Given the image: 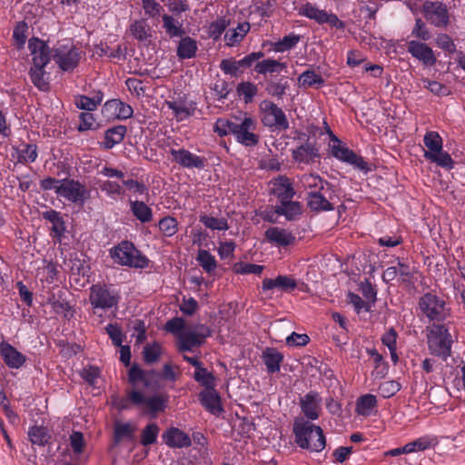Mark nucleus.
Returning a JSON list of instances; mask_svg holds the SVG:
<instances>
[{
	"mask_svg": "<svg viewBox=\"0 0 465 465\" xmlns=\"http://www.w3.org/2000/svg\"><path fill=\"white\" fill-rule=\"evenodd\" d=\"M130 209L133 215L142 223H147L153 220L152 209L143 201H130Z\"/></svg>",
	"mask_w": 465,
	"mask_h": 465,
	"instance_id": "nucleus-30",
	"label": "nucleus"
},
{
	"mask_svg": "<svg viewBox=\"0 0 465 465\" xmlns=\"http://www.w3.org/2000/svg\"><path fill=\"white\" fill-rule=\"evenodd\" d=\"M300 14L310 19L315 20L319 24H324V20L327 19V13L324 10H320L310 3H307L301 7Z\"/></svg>",
	"mask_w": 465,
	"mask_h": 465,
	"instance_id": "nucleus-41",
	"label": "nucleus"
},
{
	"mask_svg": "<svg viewBox=\"0 0 465 465\" xmlns=\"http://www.w3.org/2000/svg\"><path fill=\"white\" fill-rule=\"evenodd\" d=\"M163 28L170 37H182L184 34L183 25L169 15H163Z\"/></svg>",
	"mask_w": 465,
	"mask_h": 465,
	"instance_id": "nucleus-37",
	"label": "nucleus"
},
{
	"mask_svg": "<svg viewBox=\"0 0 465 465\" xmlns=\"http://www.w3.org/2000/svg\"><path fill=\"white\" fill-rule=\"evenodd\" d=\"M234 121L219 118L213 127V131L221 137L232 134V129Z\"/></svg>",
	"mask_w": 465,
	"mask_h": 465,
	"instance_id": "nucleus-57",
	"label": "nucleus"
},
{
	"mask_svg": "<svg viewBox=\"0 0 465 465\" xmlns=\"http://www.w3.org/2000/svg\"><path fill=\"white\" fill-rule=\"evenodd\" d=\"M199 221L207 228L217 231H226L229 226L224 218H215L209 215H200Z\"/></svg>",
	"mask_w": 465,
	"mask_h": 465,
	"instance_id": "nucleus-45",
	"label": "nucleus"
},
{
	"mask_svg": "<svg viewBox=\"0 0 465 465\" xmlns=\"http://www.w3.org/2000/svg\"><path fill=\"white\" fill-rule=\"evenodd\" d=\"M377 400L372 394H365L361 396L356 402V412L359 415H369L371 409L376 407Z\"/></svg>",
	"mask_w": 465,
	"mask_h": 465,
	"instance_id": "nucleus-38",
	"label": "nucleus"
},
{
	"mask_svg": "<svg viewBox=\"0 0 465 465\" xmlns=\"http://www.w3.org/2000/svg\"><path fill=\"white\" fill-rule=\"evenodd\" d=\"M89 301L93 308L107 310L117 305L119 296L105 284H94L90 289Z\"/></svg>",
	"mask_w": 465,
	"mask_h": 465,
	"instance_id": "nucleus-8",
	"label": "nucleus"
},
{
	"mask_svg": "<svg viewBox=\"0 0 465 465\" xmlns=\"http://www.w3.org/2000/svg\"><path fill=\"white\" fill-rule=\"evenodd\" d=\"M88 191L85 186L74 179H63L56 188V194L72 203H84Z\"/></svg>",
	"mask_w": 465,
	"mask_h": 465,
	"instance_id": "nucleus-11",
	"label": "nucleus"
},
{
	"mask_svg": "<svg viewBox=\"0 0 465 465\" xmlns=\"http://www.w3.org/2000/svg\"><path fill=\"white\" fill-rule=\"evenodd\" d=\"M135 430V427L131 423L116 422L114 430V444L120 443L124 439L133 440Z\"/></svg>",
	"mask_w": 465,
	"mask_h": 465,
	"instance_id": "nucleus-35",
	"label": "nucleus"
},
{
	"mask_svg": "<svg viewBox=\"0 0 465 465\" xmlns=\"http://www.w3.org/2000/svg\"><path fill=\"white\" fill-rule=\"evenodd\" d=\"M162 439L163 443L172 449H183L192 445L191 437L176 427L167 429L162 434Z\"/></svg>",
	"mask_w": 465,
	"mask_h": 465,
	"instance_id": "nucleus-16",
	"label": "nucleus"
},
{
	"mask_svg": "<svg viewBox=\"0 0 465 465\" xmlns=\"http://www.w3.org/2000/svg\"><path fill=\"white\" fill-rule=\"evenodd\" d=\"M411 35L422 41H427L430 38V34L421 18H416Z\"/></svg>",
	"mask_w": 465,
	"mask_h": 465,
	"instance_id": "nucleus-62",
	"label": "nucleus"
},
{
	"mask_svg": "<svg viewBox=\"0 0 465 465\" xmlns=\"http://www.w3.org/2000/svg\"><path fill=\"white\" fill-rule=\"evenodd\" d=\"M275 213L278 215L285 216L288 221H292L302 213V204L299 202L289 200L275 206Z\"/></svg>",
	"mask_w": 465,
	"mask_h": 465,
	"instance_id": "nucleus-31",
	"label": "nucleus"
},
{
	"mask_svg": "<svg viewBox=\"0 0 465 465\" xmlns=\"http://www.w3.org/2000/svg\"><path fill=\"white\" fill-rule=\"evenodd\" d=\"M272 184V193L277 197L281 203L292 200L295 195L292 183L284 175H280L274 179Z\"/></svg>",
	"mask_w": 465,
	"mask_h": 465,
	"instance_id": "nucleus-17",
	"label": "nucleus"
},
{
	"mask_svg": "<svg viewBox=\"0 0 465 465\" xmlns=\"http://www.w3.org/2000/svg\"><path fill=\"white\" fill-rule=\"evenodd\" d=\"M51 56L63 71H72L79 64L81 52L76 47H72L67 51L54 49L50 50Z\"/></svg>",
	"mask_w": 465,
	"mask_h": 465,
	"instance_id": "nucleus-13",
	"label": "nucleus"
},
{
	"mask_svg": "<svg viewBox=\"0 0 465 465\" xmlns=\"http://www.w3.org/2000/svg\"><path fill=\"white\" fill-rule=\"evenodd\" d=\"M262 360L269 373L280 371L283 355L274 348H266L262 352Z\"/></svg>",
	"mask_w": 465,
	"mask_h": 465,
	"instance_id": "nucleus-27",
	"label": "nucleus"
},
{
	"mask_svg": "<svg viewBox=\"0 0 465 465\" xmlns=\"http://www.w3.org/2000/svg\"><path fill=\"white\" fill-rule=\"evenodd\" d=\"M422 13L425 19L436 27L446 28L450 24L448 7L440 1H425Z\"/></svg>",
	"mask_w": 465,
	"mask_h": 465,
	"instance_id": "nucleus-9",
	"label": "nucleus"
},
{
	"mask_svg": "<svg viewBox=\"0 0 465 465\" xmlns=\"http://www.w3.org/2000/svg\"><path fill=\"white\" fill-rule=\"evenodd\" d=\"M289 87L288 82L280 79L279 81H269L266 84L265 91L271 95L281 99Z\"/></svg>",
	"mask_w": 465,
	"mask_h": 465,
	"instance_id": "nucleus-47",
	"label": "nucleus"
},
{
	"mask_svg": "<svg viewBox=\"0 0 465 465\" xmlns=\"http://www.w3.org/2000/svg\"><path fill=\"white\" fill-rule=\"evenodd\" d=\"M428 347L431 354L446 360L450 356L451 336L442 324H434L428 333Z\"/></svg>",
	"mask_w": 465,
	"mask_h": 465,
	"instance_id": "nucleus-4",
	"label": "nucleus"
},
{
	"mask_svg": "<svg viewBox=\"0 0 465 465\" xmlns=\"http://www.w3.org/2000/svg\"><path fill=\"white\" fill-rule=\"evenodd\" d=\"M301 183L305 189L310 192H320L327 189V192L332 191L334 185L323 180L320 175L315 173H305L301 177Z\"/></svg>",
	"mask_w": 465,
	"mask_h": 465,
	"instance_id": "nucleus-24",
	"label": "nucleus"
},
{
	"mask_svg": "<svg viewBox=\"0 0 465 465\" xmlns=\"http://www.w3.org/2000/svg\"><path fill=\"white\" fill-rule=\"evenodd\" d=\"M111 257L120 265L145 268L149 260L138 251L133 242L123 241L110 251Z\"/></svg>",
	"mask_w": 465,
	"mask_h": 465,
	"instance_id": "nucleus-3",
	"label": "nucleus"
},
{
	"mask_svg": "<svg viewBox=\"0 0 465 465\" xmlns=\"http://www.w3.org/2000/svg\"><path fill=\"white\" fill-rule=\"evenodd\" d=\"M302 135L306 137L305 143L293 149L292 156L297 163L311 164L320 159L319 147L316 143L311 142L305 134Z\"/></svg>",
	"mask_w": 465,
	"mask_h": 465,
	"instance_id": "nucleus-12",
	"label": "nucleus"
},
{
	"mask_svg": "<svg viewBox=\"0 0 465 465\" xmlns=\"http://www.w3.org/2000/svg\"><path fill=\"white\" fill-rule=\"evenodd\" d=\"M160 428L154 423L147 424L142 430L140 443L143 446H150L156 442Z\"/></svg>",
	"mask_w": 465,
	"mask_h": 465,
	"instance_id": "nucleus-39",
	"label": "nucleus"
},
{
	"mask_svg": "<svg viewBox=\"0 0 465 465\" xmlns=\"http://www.w3.org/2000/svg\"><path fill=\"white\" fill-rule=\"evenodd\" d=\"M131 35L138 41L144 42L151 37V27L145 20H136L129 27Z\"/></svg>",
	"mask_w": 465,
	"mask_h": 465,
	"instance_id": "nucleus-34",
	"label": "nucleus"
},
{
	"mask_svg": "<svg viewBox=\"0 0 465 465\" xmlns=\"http://www.w3.org/2000/svg\"><path fill=\"white\" fill-rule=\"evenodd\" d=\"M162 352L159 343L146 344L143 350V359L145 363L152 364L158 361Z\"/></svg>",
	"mask_w": 465,
	"mask_h": 465,
	"instance_id": "nucleus-48",
	"label": "nucleus"
},
{
	"mask_svg": "<svg viewBox=\"0 0 465 465\" xmlns=\"http://www.w3.org/2000/svg\"><path fill=\"white\" fill-rule=\"evenodd\" d=\"M105 330L113 344L117 347L121 346L124 338L121 328L117 324L110 323L106 326Z\"/></svg>",
	"mask_w": 465,
	"mask_h": 465,
	"instance_id": "nucleus-63",
	"label": "nucleus"
},
{
	"mask_svg": "<svg viewBox=\"0 0 465 465\" xmlns=\"http://www.w3.org/2000/svg\"><path fill=\"white\" fill-rule=\"evenodd\" d=\"M419 306L423 314L431 321H443L448 315L445 302L430 292L420 297Z\"/></svg>",
	"mask_w": 465,
	"mask_h": 465,
	"instance_id": "nucleus-7",
	"label": "nucleus"
},
{
	"mask_svg": "<svg viewBox=\"0 0 465 465\" xmlns=\"http://www.w3.org/2000/svg\"><path fill=\"white\" fill-rule=\"evenodd\" d=\"M422 82L425 88L429 89L432 94L438 96H446L450 94L448 87L437 81L422 79Z\"/></svg>",
	"mask_w": 465,
	"mask_h": 465,
	"instance_id": "nucleus-59",
	"label": "nucleus"
},
{
	"mask_svg": "<svg viewBox=\"0 0 465 465\" xmlns=\"http://www.w3.org/2000/svg\"><path fill=\"white\" fill-rule=\"evenodd\" d=\"M321 398L316 391H310L300 400L301 409L309 420H317L321 409Z\"/></svg>",
	"mask_w": 465,
	"mask_h": 465,
	"instance_id": "nucleus-19",
	"label": "nucleus"
},
{
	"mask_svg": "<svg viewBox=\"0 0 465 465\" xmlns=\"http://www.w3.org/2000/svg\"><path fill=\"white\" fill-rule=\"evenodd\" d=\"M300 41V36L294 34L285 35L281 41L275 44V51L284 52L293 48Z\"/></svg>",
	"mask_w": 465,
	"mask_h": 465,
	"instance_id": "nucleus-54",
	"label": "nucleus"
},
{
	"mask_svg": "<svg viewBox=\"0 0 465 465\" xmlns=\"http://www.w3.org/2000/svg\"><path fill=\"white\" fill-rule=\"evenodd\" d=\"M127 129L124 125H116L109 128L104 133L103 146L104 149H112L114 145L123 142Z\"/></svg>",
	"mask_w": 465,
	"mask_h": 465,
	"instance_id": "nucleus-26",
	"label": "nucleus"
},
{
	"mask_svg": "<svg viewBox=\"0 0 465 465\" xmlns=\"http://www.w3.org/2000/svg\"><path fill=\"white\" fill-rule=\"evenodd\" d=\"M220 68L224 74L237 76L239 73H242V66L238 64V61L233 59H223L220 64Z\"/></svg>",
	"mask_w": 465,
	"mask_h": 465,
	"instance_id": "nucleus-60",
	"label": "nucleus"
},
{
	"mask_svg": "<svg viewBox=\"0 0 465 465\" xmlns=\"http://www.w3.org/2000/svg\"><path fill=\"white\" fill-rule=\"evenodd\" d=\"M332 155L345 163H349L352 158L355 157V153L348 147L341 145H333L331 148Z\"/></svg>",
	"mask_w": 465,
	"mask_h": 465,
	"instance_id": "nucleus-58",
	"label": "nucleus"
},
{
	"mask_svg": "<svg viewBox=\"0 0 465 465\" xmlns=\"http://www.w3.org/2000/svg\"><path fill=\"white\" fill-rule=\"evenodd\" d=\"M178 223L175 218L165 216L159 221L160 231L168 237L174 235L178 230Z\"/></svg>",
	"mask_w": 465,
	"mask_h": 465,
	"instance_id": "nucleus-49",
	"label": "nucleus"
},
{
	"mask_svg": "<svg viewBox=\"0 0 465 465\" xmlns=\"http://www.w3.org/2000/svg\"><path fill=\"white\" fill-rule=\"evenodd\" d=\"M204 341L195 331H186L179 336L178 351H189L194 347H200Z\"/></svg>",
	"mask_w": 465,
	"mask_h": 465,
	"instance_id": "nucleus-29",
	"label": "nucleus"
},
{
	"mask_svg": "<svg viewBox=\"0 0 465 465\" xmlns=\"http://www.w3.org/2000/svg\"><path fill=\"white\" fill-rule=\"evenodd\" d=\"M296 287V281L287 275H279L275 279L265 278L262 281V289L264 291L277 288L282 292H291Z\"/></svg>",
	"mask_w": 465,
	"mask_h": 465,
	"instance_id": "nucleus-23",
	"label": "nucleus"
},
{
	"mask_svg": "<svg viewBox=\"0 0 465 465\" xmlns=\"http://www.w3.org/2000/svg\"><path fill=\"white\" fill-rule=\"evenodd\" d=\"M197 43L190 36L182 37L177 46V56L180 59H190L195 56Z\"/></svg>",
	"mask_w": 465,
	"mask_h": 465,
	"instance_id": "nucleus-32",
	"label": "nucleus"
},
{
	"mask_svg": "<svg viewBox=\"0 0 465 465\" xmlns=\"http://www.w3.org/2000/svg\"><path fill=\"white\" fill-rule=\"evenodd\" d=\"M194 380L203 386L205 389H212L215 387V377L208 371L206 368L203 367V364L196 369L193 374Z\"/></svg>",
	"mask_w": 465,
	"mask_h": 465,
	"instance_id": "nucleus-40",
	"label": "nucleus"
},
{
	"mask_svg": "<svg viewBox=\"0 0 465 465\" xmlns=\"http://www.w3.org/2000/svg\"><path fill=\"white\" fill-rule=\"evenodd\" d=\"M0 355L4 362L12 369H19L26 361L24 354L6 341L0 342Z\"/></svg>",
	"mask_w": 465,
	"mask_h": 465,
	"instance_id": "nucleus-18",
	"label": "nucleus"
},
{
	"mask_svg": "<svg viewBox=\"0 0 465 465\" xmlns=\"http://www.w3.org/2000/svg\"><path fill=\"white\" fill-rule=\"evenodd\" d=\"M27 25L25 22H18L14 28L13 32V38L15 41L16 46L18 48H22L26 41V31H27Z\"/></svg>",
	"mask_w": 465,
	"mask_h": 465,
	"instance_id": "nucleus-55",
	"label": "nucleus"
},
{
	"mask_svg": "<svg viewBox=\"0 0 465 465\" xmlns=\"http://www.w3.org/2000/svg\"><path fill=\"white\" fill-rule=\"evenodd\" d=\"M167 398L163 395H154L146 398L145 405L151 412L156 413L163 411L165 409Z\"/></svg>",
	"mask_w": 465,
	"mask_h": 465,
	"instance_id": "nucleus-53",
	"label": "nucleus"
},
{
	"mask_svg": "<svg viewBox=\"0 0 465 465\" xmlns=\"http://www.w3.org/2000/svg\"><path fill=\"white\" fill-rule=\"evenodd\" d=\"M255 129V123L251 117H244L242 120H234L232 134L236 141L245 146H254L259 142V136L252 131Z\"/></svg>",
	"mask_w": 465,
	"mask_h": 465,
	"instance_id": "nucleus-10",
	"label": "nucleus"
},
{
	"mask_svg": "<svg viewBox=\"0 0 465 465\" xmlns=\"http://www.w3.org/2000/svg\"><path fill=\"white\" fill-rule=\"evenodd\" d=\"M424 157L431 163H435L437 165L446 169H452L454 165L450 155L447 152L442 151V149L433 154L431 153H424Z\"/></svg>",
	"mask_w": 465,
	"mask_h": 465,
	"instance_id": "nucleus-36",
	"label": "nucleus"
},
{
	"mask_svg": "<svg viewBox=\"0 0 465 465\" xmlns=\"http://www.w3.org/2000/svg\"><path fill=\"white\" fill-rule=\"evenodd\" d=\"M28 436L33 444L44 446L48 442L49 435L46 429L42 426H34L28 431Z\"/></svg>",
	"mask_w": 465,
	"mask_h": 465,
	"instance_id": "nucleus-46",
	"label": "nucleus"
},
{
	"mask_svg": "<svg viewBox=\"0 0 465 465\" xmlns=\"http://www.w3.org/2000/svg\"><path fill=\"white\" fill-rule=\"evenodd\" d=\"M262 111V124L272 129L278 131H285L289 128V121L282 111L277 104L271 101H263L261 104Z\"/></svg>",
	"mask_w": 465,
	"mask_h": 465,
	"instance_id": "nucleus-5",
	"label": "nucleus"
},
{
	"mask_svg": "<svg viewBox=\"0 0 465 465\" xmlns=\"http://www.w3.org/2000/svg\"><path fill=\"white\" fill-rule=\"evenodd\" d=\"M425 146L428 148L424 153H439L442 149V139L437 132H428L423 139Z\"/></svg>",
	"mask_w": 465,
	"mask_h": 465,
	"instance_id": "nucleus-44",
	"label": "nucleus"
},
{
	"mask_svg": "<svg viewBox=\"0 0 465 465\" xmlns=\"http://www.w3.org/2000/svg\"><path fill=\"white\" fill-rule=\"evenodd\" d=\"M335 186L332 191L327 192V189L320 192H309L307 193V207L312 213L331 212L335 209Z\"/></svg>",
	"mask_w": 465,
	"mask_h": 465,
	"instance_id": "nucleus-6",
	"label": "nucleus"
},
{
	"mask_svg": "<svg viewBox=\"0 0 465 465\" xmlns=\"http://www.w3.org/2000/svg\"><path fill=\"white\" fill-rule=\"evenodd\" d=\"M407 51L424 66H433L437 62L433 50L423 42L409 41Z\"/></svg>",
	"mask_w": 465,
	"mask_h": 465,
	"instance_id": "nucleus-14",
	"label": "nucleus"
},
{
	"mask_svg": "<svg viewBox=\"0 0 465 465\" xmlns=\"http://www.w3.org/2000/svg\"><path fill=\"white\" fill-rule=\"evenodd\" d=\"M170 154L173 156V161L184 168H197L203 169L205 167L206 160L203 157L193 154L185 149H171Z\"/></svg>",
	"mask_w": 465,
	"mask_h": 465,
	"instance_id": "nucleus-15",
	"label": "nucleus"
},
{
	"mask_svg": "<svg viewBox=\"0 0 465 465\" xmlns=\"http://www.w3.org/2000/svg\"><path fill=\"white\" fill-rule=\"evenodd\" d=\"M401 390V384L396 381H386L380 384L378 388L379 394L388 399L394 396Z\"/></svg>",
	"mask_w": 465,
	"mask_h": 465,
	"instance_id": "nucleus-52",
	"label": "nucleus"
},
{
	"mask_svg": "<svg viewBox=\"0 0 465 465\" xmlns=\"http://www.w3.org/2000/svg\"><path fill=\"white\" fill-rule=\"evenodd\" d=\"M437 45L442 50L453 54L456 52V45L447 34H439L436 37Z\"/></svg>",
	"mask_w": 465,
	"mask_h": 465,
	"instance_id": "nucleus-61",
	"label": "nucleus"
},
{
	"mask_svg": "<svg viewBox=\"0 0 465 465\" xmlns=\"http://www.w3.org/2000/svg\"><path fill=\"white\" fill-rule=\"evenodd\" d=\"M287 68L286 63H281L275 59L267 58L259 61L254 65V71L260 74H280L282 70Z\"/></svg>",
	"mask_w": 465,
	"mask_h": 465,
	"instance_id": "nucleus-28",
	"label": "nucleus"
},
{
	"mask_svg": "<svg viewBox=\"0 0 465 465\" xmlns=\"http://www.w3.org/2000/svg\"><path fill=\"white\" fill-rule=\"evenodd\" d=\"M298 84L300 87L319 88L324 84V79L312 70L304 71L298 78Z\"/></svg>",
	"mask_w": 465,
	"mask_h": 465,
	"instance_id": "nucleus-33",
	"label": "nucleus"
},
{
	"mask_svg": "<svg viewBox=\"0 0 465 465\" xmlns=\"http://www.w3.org/2000/svg\"><path fill=\"white\" fill-rule=\"evenodd\" d=\"M103 113L110 114L118 119H128L133 115L134 110L131 105L118 99H113L104 104Z\"/></svg>",
	"mask_w": 465,
	"mask_h": 465,
	"instance_id": "nucleus-22",
	"label": "nucleus"
},
{
	"mask_svg": "<svg viewBox=\"0 0 465 465\" xmlns=\"http://www.w3.org/2000/svg\"><path fill=\"white\" fill-rule=\"evenodd\" d=\"M265 238L278 246L286 247L295 242V236L289 231L280 227H270L265 231Z\"/></svg>",
	"mask_w": 465,
	"mask_h": 465,
	"instance_id": "nucleus-20",
	"label": "nucleus"
},
{
	"mask_svg": "<svg viewBox=\"0 0 465 465\" xmlns=\"http://www.w3.org/2000/svg\"><path fill=\"white\" fill-rule=\"evenodd\" d=\"M292 431L295 443L302 449L311 452H321L326 446V438L322 429L310 420H305L302 418L296 419L293 422Z\"/></svg>",
	"mask_w": 465,
	"mask_h": 465,
	"instance_id": "nucleus-2",
	"label": "nucleus"
},
{
	"mask_svg": "<svg viewBox=\"0 0 465 465\" xmlns=\"http://www.w3.org/2000/svg\"><path fill=\"white\" fill-rule=\"evenodd\" d=\"M237 92L240 95H243L244 102L247 104L253 100V97L257 94L258 88L253 83L242 82L237 86Z\"/></svg>",
	"mask_w": 465,
	"mask_h": 465,
	"instance_id": "nucleus-50",
	"label": "nucleus"
},
{
	"mask_svg": "<svg viewBox=\"0 0 465 465\" xmlns=\"http://www.w3.org/2000/svg\"><path fill=\"white\" fill-rule=\"evenodd\" d=\"M69 440L73 451L75 454H81L85 445L83 433L80 431H73Z\"/></svg>",
	"mask_w": 465,
	"mask_h": 465,
	"instance_id": "nucleus-64",
	"label": "nucleus"
},
{
	"mask_svg": "<svg viewBox=\"0 0 465 465\" xmlns=\"http://www.w3.org/2000/svg\"><path fill=\"white\" fill-rule=\"evenodd\" d=\"M43 218L52 223L51 235L60 239L65 232V223L61 213L55 210L44 212Z\"/></svg>",
	"mask_w": 465,
	"mask_h": 465,
	"instance_id": "nucleus-25",
	"label": "nucleus"
},
{
	"mask_svg": "<svg viewBox=\"0 0 465 465\" xmlns=\"http://www.w3.org/2000/svg\"><path fill=\"white\" fill-rule=\"evenodd\" d=\"M433 445V440L430 437H421L405 445L408 453L425 450Z\"/></svg>",
	"mask_w": 465,
	"mask_h": 465,
	"instance_id": "nucleus-51",
	"label": "nucleus"
},
{
	"mask_svg": "<svg viewBox=\"0 0 465 465\" xmlns=\"http://www.w3.org/2000/svg\"><path fill=\"white\" fill-rule=\"evenodd\" d=\"M196 260L199 265L208 273L213 272L217 267L214 256L206 250H199Z\"/></svg>",
	"mask_w": 465,
	"mask_h": 465,
	"instance_id": "nucleus-43",
	"label": "nucleus"
},
{
	"mask_svg": "<svg viewBox=\"0 0 465 465\" xmlns=\"http://www.w3.org/2000/svg\"><path fill=\"white\" fill-rule=\"evenodd\" d=\"M165 104L173 112L174 116L179 121H183L184 118L189 117L193 113V109L186 106L185 104L182 101H165Z\"/></svg>",
	"mask_w": 465,
	"mask_h": 465,
	"instance_id": "nucleus-42",
	"label": "nucleus"
},
{
	"mask_svg": "<svg viewBox=\"0 0 465 465\" xmlns=\"http://www.w3.org/2000/svg\"><path fill=\"white\" fill-rule=\"evenodd\" d=\"M263 268L262 265L246 262H238L234 265L235 272L241 274H260Z\"/></svg>",
	"mask_w": 465,
	"mask_h": 465,
	"instance_id": "nucleus-56",
	"label": "nucleus"
},
{
	"mask_svg": "<svg viewBox=\"0 0 465 465\" xmlns=\"http://www.w3.org/2000/svg\"><path fill=\"white\" fill-rule=\"evenodd\" d=\"M28 48L33 56V66L29 71L31 81L39 90L47 91L49 82L45 67L50 61V48L45 42L36 37L29 40Z\"/></svg>",
	"mask_w": 465,
	"mask_h": 465,
	"instance_id": "nucleus-1",
	"label": "nucleus"
},
{
	"mask_svg": "<svg viewBox=\"0 0 465 465\" xmlns=\"http://www.w3.org/2000/svg\"><path fill=\"white\" fill-rule=\"evenodd\" d=\"M199 398L202 405L211 413L218 415L223 411L221 397L216 391L215 387L205 389L199 394Z\"/></svg>",
	"mask_w": 465,
	"mask_h": 465,
	"instance_id": "nucleus-21",
	"label": "nucleus"
}]
</instances>
